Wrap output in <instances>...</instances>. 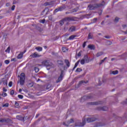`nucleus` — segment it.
I'll return each mask as SVG.
<instances>
[{"label": "nucleus", "instance_id": "1", "mask_svg": "<svg viewBox=\"0 0 127 127\" xmlns=\"http://www.w3.org/2000/svg\"><path fill=\"white\" fill-rule=\"evenodd\" d=\"M105 4V1H103L99 4H89L88 6V8H89L90 10H93L96 9V8H98V7H102V6H104Z\"/></svg>", "mask_w": 127, "mask_h": 127}, {"label": "nucleus", "instance_id": "2", "mask_svg": "<svg viewBox=\"0 0 127 127\" xmlns=\"http://www.w3.org/2000/svg\"><path fill=\"white\" fill-rule=\"evenodd\" d=\"M42 64L43 66H45L47 69V70H50L52 67H53V64L50 63L48 61H44Z\"/></svg>", "mask_w": 127, "mask_h": 127}, {"label": "nucleus", "instance_id": "3", "mask_svg": "<svg viewBox=\"0 0 127 127\" xmlns=\"http://www.w3.org/2000/svg\"><path fill=\"white\" fill-rule=\"evenodd\" d=\"M75 17H68L63 19L62 20L60 21V24L62 26L64 24V22L65 21H72L75 20Z\"/></svg>", "mask_w": 127, "mask_h": 127}, {"label": "nucleus", "instance_id": "4", "mask_svg": "<svg viewBox=\"0 0 127 127\" xmlns=\"http://www.w3.org/2000/svg\"><path fill=\"white\" fill-rule=\"evenodd\" d=\"M20 85L23 86L24 83H25V74L24 73H21L20 75Z\"/></svg>", "mask_w": 127, "mask_h": 127}, {"label": "nucleus", "instance_id": "5", "mask_svg": "<svg viewBox=\"0 0 127 127\" xmlns=\"http://www.w3.org/2000/svg\"><path fill=\"white\" fill-rule=\"evenodd\" d=\"M86 125V120L83 118L82 122L80 121H78L75 123V127H84Z\"/></svg>", "mask_w": 127, "mask_h": 127}, {"label": "nucleus", "instance_id": "6", "mask_svg": "<svg viewBox=\"0 0 127 127\" xmlns=\"http://www.w3.org/2000/svg\"><path fill=\"white\" fill-rule=\"evenodd\" d=\"M83 120H85L86 123H93V122L97 121V118L94 117L83 118Z\"/></svg>", "mask_w": 127, "mask_h": 127}, {"label": "nucleus", "instance_id": "7", "mask_svg": "<svg viewBox=\"0 0 127 127\" xmlns=\"http://www.w3.org/2000/svg\"><path fill=\"white\" fill-rule=\"evenodd\" d=\"M102 104H104V102L100 101L93 102H89L87 103V105H90L91 106H98V105H102Z\"/></svg>", "mask_w": 127, "mask_h": 127}, {"label": "nucleus", "instance_id": "8", "mask_svg": "<svg viewBox=\"0 0 127 127\" xmlns=\"http://www.w3.org/2000/svg\"><path fill=\"white\" fill-rule=\"evenodd\" d=\"M64 77V70H61V74L58 78V80L56 81V83H59L60 81H62L63 77Z\"/></svg>", "mask_w": 127, "mask_h": 127}, {"label": "nucleus", "instance_id": "9", "mask_svg": "<svg viewBox=\"0 0 127 127\" xmlns=\"http://www.w3.org/2000/svg\"><path fill=\"white\" fill-rule=\"evenodd\" d=\"M66 8L65 5H63L60 6L59 8L56 9L55 10V12H58V11H62V10H64Z\"/></svg>", "mask_w": 127, "mask_h": 127}, {"label": "nucleus", "instance_id": "10", "mask_svg": "<svg viewBox=\"0 0 127 127\" xmlns=\"http://www.w3.org/2000/svg\"><path fill=\"white\" fill-rule=\"evenodd\" d=\"M88 81H85V80H81L79 82L78 84H77V88H80L82 85H84L85 84H88Z\"/></svg>", "mask_w": 127, "mask_h": 127}, {"label": "nucleus", "instance_id": "11", "mask_svg": "<svg viewBox=\"0 0 127 127\" xmlns=\"http://www.w3.org/2000/svg\"><path fill=\"white\" fill-rule=\"evenodd\" d=\"M48 12H49V8L46 7L42 12L41 15H44V16H45L48 14Z\"/></svg>", "mask_w": 127, "mask_h": 127}, {"label": "nucleus", "instance_id": "12", "mask_svg": "<svg viewBox=\"0 0 127 127\" xmlns=\"http://www.w3.org/2000/svg\"><path fill=\"white\" fill-rule=\"evenodd\" d=\"M93 96L92 95H89L87 96H84L83 97H82V100H89L90 99H92Z\"/></svg>", "mask_w": 127, "mask_h": 127}, {"label": "nucleus", "instance_id": "13", "mask_svg": "<svg viewBox=\"0 0 127 127\" xmlns=\"http://www.w3.org/2000/svg\"><path fill=\"white\" fill-rule=\"evenodd\" d=\"M31 58H37V57H40V56L35 52L30 56Z\"/></svg>", "mask_w": 127, "mask_h": 127}, {"label": "nucleus", "instance_id": "14", "mask_svg": "<svg viewBox=\"0 0 127 127\" xmlns=\"http://www.w3.org/2000/svg\"><path fill=\"white\" fill-rule=\"evenodd\" d=\"M97 110L98 111H107L108 110V107H98L97 108Z\"/></svg>", "mask_w": 127, "mask_h": 127}, {"label": "nucleus", "instance_id": "15", "mask_svg": "<svg viewBox=\"0 0 127 127\" xmlns=\"http://www.w3.org/2000/svg\"><path fill=\"white\" fill-rule=\"evenodd\" d=\"M17 120H19V121H22V122H24L25 117H23L21 116H16Z\"/></svg>", "mask_w": 127, "mask_h": 127}, {"label": "nucleus", "instance_id": "16", "mask_svg": "<svg viewBox=\"0 0 127 127\" xmlns=\"http://www.w3.org/2000/svg\"><path fill=\"white\" fill-rule=\"evenodd\" d=\"M83 59L85 62V63H89L90 62V60H89V57H88V55H86L84 56Z\"/></svg>", "mask_w": 127, "mask_h": 127}, {"label": "nucleus", "instance_id": "17", "mask_svg": "<svg viewBox=\"0 0 127 127\" xmlns=\"http://www.w3.org/2000/svg\"><path fill=\"white\" fill-rule=\"evenodd\" d=\"M9 121V119H5V118H0V123H7Z\"/></svg>", "mask_w": 127, "mask_h": 127}, {"label": "nucleus", "instance_id": "18", "mask_svg": "<svg viewBox=\"0 0 127 127\" xmlns=\"http://www.w3.org/2000/svg\"><path fill=\"white\" fill-rule=\"evenodd\" d=\"M0 83L3 84L4 86H7V80L6 79H3Z\"/></svg>", "mask_w": 127, "mask_h": 127}, {"label": "nucleus", "instance_id": "19", "mask_svg": "<svg viewBox=\"0 0 127 127\" xmlns=\"http://www.w3.org/2000/svg\"><path fill=\"white\" fill-rule=\"evenodd\" d=\"M75 30H76V27L75 26H72L69 29L70 32H73Z\"/></svg>", "mask_w": 127, "mask_h": 127}, {"label": "nucleus", "instance_id": "20", "mask_svg": "<svg viewBox=\"0 0 127 127\" xmlns=\"http://www.w3.org/2000/svg\"><path fill=\"white\" fill-rule=\"evenodd\" d=\"M79 63H80V60H78L75 64L74 67L72 69V71H74L76 68H77V66L79 65Z\"/></svg>", "mask_w": 127, "mask_h": 127}, {"label": "nucleus", "instance_id": "21", "mask_svg": "<svg viewBox=\"0 0 127 127\" xmlns=\"http://www.w3.org/2000/svg\"><path fill=\"white\" fill-rule=\"evenodd\" d=\"M88 48H89V49H90L91 50H95V46L93 45H89L88 46Z\"/></svg>", "mask_w": 127, "mask_h": 127}, {"label": "nucleus", "instance_id": "22", "mask_svg": "<svg viewBox=\"0 0 127 127\" xmlns=\"http://www.w3.org/2000/svg\"><path fill=\"white\" fill-rule=\"evenodd\" d=\"M52 4H53V2H46L44 3V5L47 6V5H52Z\"/></svg>", "mask_w": 127, "mask_h": 127}, {"label": "nucleus", "instance_id": "23", "mask_svg": "<svg viewBox=\"0 0 127 127\" xmlns=\"http://www.w3.org/2000/svg\"><path fill=\"white\" fill-rule=\"evenodd\" d=\"M64 63H65L67 67H70V63L69 62V60H64Z\"/></svg>", "mask_w": 127, "mask_h": 127}, {"label": "nucleus", "instance_id": "24", "mask_svg": "<svg viewBox=\"0 0 127 127\" xmlns=\"http://www.w3.org/2000/svg\"><path fill=\"white\" fill-rule=\"evenodd\" d=\"M87 39H93V34L92 33L88 34Z\"/></svg>", "mask_w": 127, "mask_h": 127}, {"label": "nucleus", "instance_id": "25", "mask_svg": "<svg viewBox=\"0 0 127 127\" xmlns=\"http://www.w3.org/2000/svg\"><path fill=\"white\" fill-rule=\"evenodd\" d=\"M104 54L103 52H99L96 54V57H100V56H102Z\"/></svg>", "mask_w": 127, "mask_h": 127}, {"label": "nucleus", "instance_id": "26", "mask_svg": "<svg viewBox=\"0 0 127 127\" xmlns=\"http://www.w3.org/2000/svg\"><path fill=\"white\" fill-rule=\"evenodd\" d=\"M23 56V53H20L18 55L17 58L18 59H21V58Z\"/></svg>", "mask_w": 127, "mask_h": 127}, {"label": "nucleus", "instance_id": "27", "mask_svg": "<svg viewBox=\"0 0 127 127\" xmlns=\"http://www.w3.org/2000/svg\"><path fill=\"white\" fill-rule=\"evenodd\" d=\"M74 123V120L73 119H71L69 121L67 122L68 125H70V124Z\"/></svg>", "mask_w": 127, "mask_h": 127}, {"label": "nucleus", "instance_id": "28", "mask_svg": "<svg viewBox=\"0 0 127 127\" xmlns=\"http://www.w3.org/2000/svg\"><path fill=\"white\" fill-rule=\"evenodd\" d=\"M62 50L63 52H67V51H68V49H67L66 47H63Z\"/></svg>", "mask_w": 127, "mask_h": 127}, {"label": "nucleus", "instance_id": "29", "mask_svg": "<svg viewBox=\"0 0 127 127\" xmlns=\"http://www.w3.org/2000/svg\"><path fill=\"white\" fill-rule=\"evenodd\" d=\"M27 86L29 88H31L32 87H33V83H29L27 84Z\"/></svg>", "mask_w": 127, "mask_h": 127}, {"label": "nucleus", "instance_id": "30", "mask_svg": "<svg viewBox=\"0 0 127 127\" xmlns=\"http://www.w3.org/2000/svg\"><path fill=\"white\" fill-rule=\"evenodd\" d=\"M108 58L105 57L103 60H102L101 61V62L99 63V64L101 65L102 64H103V63H104V62H105V61Z\"/></svg>", "mask_w": 127, "mask_h": 127}, {"label": "nucleus", "instance_id": "31", "mask_svg": "<svg viewBox=\"0 0 127 127\" xmlns=\"http://www.w3.org/2000/svg\"><path fill=\"white\" fill-rule=\"evenodd\" d=\"M58 63L59 65H64V64L63 63V61H62V60L58 61Z\"/></svg>", "mask_w": 127, "mask_h": 127}, {"label": "nucleus", "instance_id": "32", "mask_svg": "<svg viewBox=\"0 0 127 127\" xmlns=\"http://www.w3.org/2000/svg\"><path fill=\"white\" fill-rule=\"evenodd\" d=\"M118 73H119V71L118 70L112 71V74H113V75H117V74H118Z\"/></svg>", "mask_w": 127, "mask_h": 127}, {"label": "nucleus", "instance_id": "33", "mask_svg": "<svg viewBox=\"0 0 127 127\" xmlns=\"http://www.w3.org/2000/svg\"><path fill=\"white\" fill-rule=\"evenodd\" d=\"M35 49L38 50V51H41L42 50V48L40 47H36Z\"/></svg>", "mask_w": 127, "mask_h": 127}, {"label": "nucleus", "instance_id": "34", "mask_svg": "<svg viewBox=\"0 0 127 127\" xmlns=\"http://www.w3.org/2000/svg\"><path fill=\"white\" fill-rule=\"evenodd\" d=\"M8 106H9V104H8V103H6L4 105H2V107H5V108H7L8 107Z\"/></svg>", "mask_w": 127, "mask_h": 127}, {"label": "nucleus", "instance_id": "35", "mask_svg": "<svg viewBox=\"0 0 127 127\" xmlns=\"http://www.w3.org/2000/svg\"><path fill=\"white\" fill-rule=\"evenodd\" d=\"M76 36L75 35H71L69 37L68 39H69V40H72V39H74V38Z\"/></svg>", "mask_w": 127, "mask_h": 127}, {"label": "nucleus", "instance_id": "36", "mask_svg": "<svg viewBox=\"0 0 127 127\" xmlns=\"http://www.w3.org/2000/svg\"><path fill=\"white\" fill-rule=\"evenodd\" d=\"M85 62H86L85 60L82 59L80 61V64H81V65H84V64H85Z\"/></svg>", "mask_w": 127, "mask_h": 127}, {"label": "nucleus", "instance_id": "37", "mask_svg": "<svg viewBox=\"0 0 127 127\" xmlns=\"http://www.w3.org/2000/svg\"><path fill=\"white\" fill-rule=\"evenodd\" d=\"M35 72H36V73L39 72V68L37 67H35Z\"/></svg>", "mask_w": 127, "mask_h": 127}, {"label": "nucleus", "instance_id": "38", "mask_svg": "<svg viewBox=\"0 0 127 127\" xmlns=\"http://www.w3.org/2000/svg\"><path fill=\"white\" fill-rule=\"evenodd\" d=\"M10 51V47H8L7 49L5 51V52H7L8 53H9Z\"/></svg>", "mask_w": 127, "mask_h": 127}, {"label": "nucleus", "instance_id": "39", "mask_svg": "<svg viewBox=\"0 0 127 127\" xmlns=\"http://www.w3.org/2000/svg\"><path fill=\"white\" fill-rule=\"evenodd\" d=\"M120 20V18L116 17L114 20L115 22H118Z\"/></svg>", "mask_w": 127, "mask_h": 127}, {"label": "nucleus", "instance_id": "40", "mask_svg": "<svg viewBox=\"0 0 127 127\" xmlns=\"http://www.w3.org/2000/svg\"><path fill=\"white\" fill-rule=\"evenodd\" d=\"M97 20H98V18H94L93 20H92V22L93 23H95V22H97Z\"/></svg>", "mask_w": 127, "mask_h": 127}, {"label": "nucleus", "instance_id": "41", "mask_svg": "<svg viewBox=\"0 0 127 127\" xmlns=\"http://www.w3.org/2000/svg\"><path fill=\"white\" fill-rule=\"evenodd\" d=\"M81 71H82V69H81L80 68H77L76 69L75 72H81Z\"/></svg>", "mask_w": 127, "mask_h": 127}, {"label": "nucleus", "instance_id": "42", "mask_svg": "<svg viewBox=\"0 0 127 127\" xmlns=\"http://www.w3.org/2000/svg\"><path fill=\"white\" fill-rule=\"evenodd\" d=\"M19 106V104H18V103H17V102H15V107L16 108H18Z\"/></svg>", "mask_w": 127, "mask_h": 127}, {"label": "nucleus", "instance_id": "43", "mask_svg": "<svg viewBox=\"0 0 127 127\" xmlns=\"http://www.w3.org/2000/svg\"><path fill=\"white\" fill-rule=\"evenodd\" d=\"M18 98H19V99H23V96L22 95H18Z\"/></svg>", "mask_w": 127, "mask_h": 127}, {"label": "nucleus", "instance_id": "44", "mask_svg": "<svg viewBox=\"0 0 127 127\" xmlns=\"http://www.w3.org/2000/svg\"><path fill=\"white\" fill-rule=\"evenodd\" d=\"M18 2V0H14L13 2V4H15V3H17Z\"/></svg>", "mask_w": 127, "mask_h": 127}, {"label": "nucleus", "instance_id": "45", "mask_svg": "<svg viewBox=\"0 0 127 127\" xmlns=\"http://www.w3.org/2000/svg\"><path fill=\"white\" fill-rule=\"evenodd\" d=\"M2 96H3V97H6L7 96V94H6V93L3 92L2 94Z\"/></svg>", "mask_w": 127, "mask_h": 127}, {"label": "nucleus", "instance_id": "46", "mask_svg": "<svg viewBox=\"0 0 127 127\" xmlns=\"http://www.w3.org/2000/svg\"><path fill=\"white\" fill-rule=\"evenodd\" d=\"M81 55H82V51H80L77 54V56H78V57H80V56H81Z\"/></svg>", "mask_w": 127, "mask_h": 127}, {"label": "nucleus", "instance_id": "47", "mask_svg": "<svg viewBox=\"0 0 127 127\" xmlns=\"http://www.w3.org/2000/svg\"><path fill=\"white\" fill-rule=\"evenodd\" d=\"M4 63H5V64H9V60H5V61H4Z\"/></svg>", "mask_w": 127, "mask_h": 127}, {"label": "nucleus", "instance_id": "48", "mask_svg": "<svg viewBox=\"0 0 127 127\" xmlns=\"http://www.w3.org/2000/svg\"><path fill=\"white\" fill-rule=\"evenodd\" d=\"M9 87H11L12 86V81H10L8 84Z\"/></svg>", "mask_w": 127, "mask_h": 127}, {"label": "nucleus", "instance_id": "49", "mask_svg": "<svg viewBox=\"0 0 127 127\" xmlns=\"http://www.w3.org/2000/svg\"><path fill=\"white\" fill-rule=\"evenodd\" d=\"M87 43V42H84L83 44V48H85L86 47V44Z\"/></svg>", "mask_w": 127, "mask_h": 127}, {"label": "nucleus", "instance_id": "50", "mask_svg": "<svg viewBox=\"0 0 127 127\" xmlns=\"http://www.w3.org/2000/svg\"><path fill=\"white\" fill-rule=\"evenodd\" d=\"M40 22H41V23H45V19H44L43 20H40Z\"/></svg>", "mask_w": 127, "mask_h": 127}, {"label": "nucleus", "instance_id": "51", "mask_svg": "<svg viewBox=\"0 0 127 127\" xmlns=\"http://www.w3.org/2000/svg\"><path fill=\"white\" fill-rule=\"evenodd\" d=\"M14 94V91H13V90H12L10 92V95L12 96V95H13Z\"/></svg>", "mask_w": 127, "mask_h": 127}, {"label": "nucleus", "instance_id": "52", "mask_svg": "<svg viewBox=\"0 0 127 127\" xmlns=\"http://www.w3.org/2000/svg\"><path fill=\"white\" fill-rule=\"evenodd\" d=\"M49 20H52V15H51L49 16Z\"/></svg>", "mask_w": 127, "mask_h": 127}, {"label": "nucleus", "instance_id": "53", "mask_svg": "<svg viewBox=\"0 0 127 127\" xmlns=\"http://www.w3.org/2000/svg\"><path fill=\"white\" fill-rule=\"evenodd\" d=\"M14 8H15V5H13L11 7V10H14Z\"/></svg>", "mask_w": 127, "mask_h": 127}, {"label": "nucleus", "instance_id": "54", "mask_svg": "<svg viewBox=\"0 0 127 127\" xmlns=\"http://www.w3.org/2000/svg\"><path fill=\"white\" fill-rule=\"evenodd\" d=\"M105 38H107V39H109V38H111V36H105Z\"/></svg>", "mask_w": 127, "mask_h": 127}, {"label": "nucleus", "instance_id": "55", "mask_svg": "<svg viewBox=\"0 0 127 127\" xmlns=\"http://www.w3.org/2000/svg\"><path fill=\"white\" fill-rule=\"evenodd\" d=\"M123 105H126V104H127V99H126V101H124L123 102Z\"/></svg>", "mask_w": 127, "mask_h": 127}, {"label": "nucleus", "instance_id": "56", "mask_svg": "<svg viewBox=\"0 0 127 127\" xmlns=\"http://www.w3.org/2000/svg\"><path fill=\"white\" fill-rule=\"evenodd\" d=\"M63 125L64 126H65V127H68V125L66 124V123H65V122H63Z\"/></svg>", "mask_w": 127, "mask_h": 127}, {"label": "nucleus", "instance_id": "57", "mask_svg": "<svg viewBox=\"0 0 127 127\" xmlns=\"http://www.w3.org/2000/svg\"><path fill=\"white\" fill-rule=\"evenodd\" d=\"M39 116H40V114H37L36 116V117H35L36 119H37V118H38Z\"/></svg>", "mask_w": 127, "mask_h": 127}, {"label": "nucleus", "instance_id": "58", "mask_svg": "<svg viewBox=\"0 0 127 127\" xmlns=\"http://www.w3.org/2000/svg\"><path fill=\"white\" fill-rule=\"evenodd\" d=\"M105 24V21H102L101 22V25H104Z\"/></svg>", "mask_w": 127, "mask_h": 127}, {"label": "nucleus", "instance_id": "59", "mask_svg": "<svg viewBox=\"0 0 127 127\" xmlns=\"http://www.w3.org/2000/svg\"><path fill=\"white\" fill-rule=\"evenodd\" d=\"M111 42L110 41H108L107 42L108 45H111Z\"/></svg>", "mask_w": 127, "mask_h": 127}, {"label": "nucleus", "instance_id": "60", "mask_svg": "<svg viewBox=\"0 0 127 127\" xmlns=\"http://www.w3.org/2000/svg\"><path fill=\"white\" fill-rule=\"evenodd\" d=\"M6 91H7V90L5 88H4V87L3 88V92H6Z\"/></svg>", "mask_w": 127, "mask_h": 127}, {"label": "nucleus", "instance_id": "61", "mask_svg": "<svg viewBox=\"0 0 127 127\" xmlns=\"http://www.w3.org/2000/svg\"><path fill=\"white\" fill-rule=\"evenodd\" d=\"M102 82H103V83H105V82H106V79L103 78L102 79Z\"/></svg>", "mask_w": 127, "mask_h": 127}, {"label": "nucleus", "instance_id": "62", "mask_svg": "<svg viewBox=\"0 0 127 127\" xmlns=\"http://www.w3.org/2000/svg\"><path fill=\"white\" fill-rule=\"evenodd\" d=\"M123 28H126V27H127V25H123Z\"/></svg>", "mask_w": 127, "mask_h": 127}, {"label": "nucleus", "instance_id": "63", "mask_svg": "<svg viewBox=\"0 0 127 127\" xmlns=\"http://www.w3.org/2000/svg\"><path fill=\"white\" fill-rule=\"evenodd\" d=\"M97 2V0H93L92 1H91V2L93 3H94V2Z\"/></svg>", "mask_w": 127, "mask_h": 127}, {"label": "nucleus", "instance_id": "64", "mask_svg": "<svg viewBox=\"0 0 127 127\" xmlns=\"http://www.w3.org/2000/svg\"><path fill=\"white\" fill-rule=\"evenodd\" d=\"M11 61H15V58L12 59Z\"/></svg>", "mask_w": 127, "mask_h": 127}]
</instances>
